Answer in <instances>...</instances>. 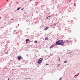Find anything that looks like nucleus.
Listing matches in <instances>:
<instances>
[{
  "label": "nucleus",
  "mask_w": 80,
  "mask_h": 80,
  "mask_svg": "<svg viewBox=\"0 0 80 80\" xmlns=\"http://www.w3.org/2000/svg\"><path fill=\"white\" fill-rule=\"evenodd\" d=\"M0 10H1V9H0Z\"/></svg>",
  "instance_id": "nucleus-29"
},
{
  "label": "nucleus",
  "mask_w": 80,
  "mask_h": 80,
  "mask_svg": "<svg viewBox=\"0 0 80 80\" xmlns=\"http://www.w3.org/2000/svg\"><path fill=\"white\" fill-rule=\"evenodd\" d=\"M34 43H37V41H34Z\"/></svg>",
  "instance_id": "nucleus-8"
},
{
  "label": "nucleus",
  "mask_w": 80,
  "mask_h": 80,
  "mask_svg": "<svg viewBox=\"0 0 80 80\" xmlns=\"http://www.w3.org/2000/svg\"><path fill=\"white\" fill-rule=\"evenodd\" d=\"M62 78H61L60 79H59V80H61V79Z\"/></svg>",
  "instance_id": "nucleus-19"
},
{
  "label": "nucleus",
  "mask_w": 80,
  "mask_h": 80,
  "mask_svg": "<svg viewBox=\"0 0 80 80\" xmlns=\"http://www.w3.org/2000/svg\"><path fill=\"white\" fill-rule=\"evenodd\" d=\"M8 80H10V78H8Z\"/></svg>",
  "instance_id": "nucleus-21"
},
{
  "label": "nucleus",
  "mask_w": 80,
  "mask_h": 80,
  "mask_svg": "<svg viewBox=\"0 0 80 80\" xmlns=\"http://www.w3.org/2000/svg\"><path fill=\"white\" fill-rule=\"evenodd\" d=\"M46 19H48V17H47L46 18Z\"/></svg>",
  "instance_id": "nucleus-15"
},
{
  "label": "nucleus",
  "mask_w": 80,
  "mask_h": 80,
  "mask_svg": "<svg viewBox=\"0 0 80 80\" xmlns=\"http://www.w3.org/2000/svg\"><path fill=\"white\" fill-rule=\"evenodd\" d=\"M49 65V64H46V65Z\"/></svg>",
  "instance_id": "nucleus-16"
},
{
  "label": "nucleus",
  "mask_w": 80,
  "mask_h": 80,
  "mask_svg": "<svg viewBox=\"0 0 80 80\" xmlns=\"http://www.w3.org/2000/svg\"><path fill=\"white\" fill-rule=\"evenodd\" d=\"M17 58L18 60H21L22 59V57L20 56H18Z\"/></svg>",
  "instance_id": "nucleus-2"
},
{
  "label": "nucleus",
  "mask_w": 80,
  "mask_h": 80,
  "mask_svg": "<svg viewBox=\"0 0 80 80\" xmlns=\"http://www.w3.org/2000/svg\"><path fill=\"white\" fill-rule=\"evenodd\" d=\"M38 63H39V64H40V63H42V61L39 59L38 61Z\"/></svg>",
  "instance_id": "nucleus-3"
},
{
  "label": "nucleus",
  "mask_w": 80,
  "mask_h": 80,
  "mask_svg": "<svg viewBox=\"0 0 80 80\" xmlns=\"http://www.w3.org/2000/svg\"><path fill=\"white\" fill-rule=\"evenodd\" d=\"M26 41H29V39H26Z\"/></svg>",
  "instance_id": "nucleus-12"
},
{
  "label": "nucleus",
  "mask_w": 80,
  "mask_h": 80,
  "mask_svg": "<svg viewBox=\"0 0 80 80\" xmlns=\"http://www.w3.org/2000/svg\"><path fill=\"white\" fill-rule=\"evenodd\" d=\"M26 43H28V42L26 41Z\"/></svg>",
  "instance_id": "nucleus-20"
},
{
  "label": "nucleus",
  "mask_w": 80,
  "mask_h": 80,
  "mask_svg": "<svg viewBox=\"0 0 80 80\" xmlns=\"http://www.w3.org/2000/svg\"><path fill=\"white\" fill-rule=\"evenodd\" d=\"M58 60H60V57L58 58Z\"/></svg>",
  "instance_id": "nucleus-13"
},
{
  "label": "nucleus",
  "mask_w": 80,
  "mask_h": 80,
  "mask_svg": "<svg viewBox=\"0 0 80 80\" xmlns=\"http://www.w3.org/2000/svg\"><path fill=\"white\" fill-rule=\"evenodd\" d=\"M45 40H48V38L47 37L45 38Z\"/></svg>",
  "instance_id": "nucleus-7"
},
{
  "label": "nucleus",
  "mask_w": 80,
  "mask_h": 80,
  "mask_svg": "<svg viewBox=\"0 0 80 80\" xmlns=\"http://www.w3.org/2000/svg\"><path fill=\"white\" fill-rule=\"evenodd\" d=\"M64 63H67V61H64Z\"/></svg>",
  "instance_id": "nucleus-17"
},
{
  "label": "nucleus",
  "mask_w": 80,
  "mask_h": 80,
  "mask_svg": "<svg viewBox=\"0 0 80 80\" xmlns=\"http://www.w3.org/2000/svg\"><path fill=\"white\" fill-rule=\"evenodd\" d=\"M20 8H18L17 9V10H20Z\"/></svg>",
  "instance_id": "nucleus-10"
},
{
  "label": "nucleus",
  "mask_w": 80,
  "mask_h": 80,
  "mask_svg": "<svg viewBox=\"0 0 80 80\" xmlns=\"http://www.w3.org/2000/svg\"><path fill=\"white\" fill-rule=\"evenodd\" d=\"M5 54H8V52H6V53H5Z\"/></svg>",
  "instance_id": "nucleus-18"
},
{
  "label": "nucleus",
  "mask_w": 80,
  "mask_h": 80,
  "mask_svg": "<svg viewBox=\"0 0 80 80\" xmlns=\"http://www.w3.org/2000/svg\"><path fill=\"white\" fill-rule=\"evenodd\" d=\"M69 53H72V52H70Z\"/></svg>",
  "instance_id": "nucleus-26"
},
{
  "label": "nucleus",
  "mask_w": 80,
  "mask_h": 80,
  "mask_svg": "<svg viewBox=\"0 0 80 80\" xmlns=\"http://www.w3.org/2000/svg\"><path fill=\"white\" fill-rule=\"evenodd\" d=\"M1 19V17H0V20Z\"/></svg>",
  "instance_id": "nucleus-24"
},
{
  "label": "nucleus",
  "mask_w": 80,
  "mask_h": 80,
  "mask_svg": "<svg viewBox=\"0 0 80 80\" xmlns=\"http://www.w3.org/2000/svg\"><path fill=\"white\" fill-rule=\"evenodd\" d=\"M65 41H63V40H61L58 41L56 42V45H64Z\"/></svg>",
  "instance_id": "nucleus-1"
},
{
  "label": "nucleus",
  "mask_w": 80,
  "mask_h": 80,
  "mask_svg": "<svg viewBox=\"0 0 80 80\" xmlns=\"http://www.w3.org/2000/svg\"><path fill=\"white\" fill-rule=\"evenodd\" d=\"M25 80H28V79H30V78H25Z\"/></svg>",
  "instance_id": "nucleus-11"
},
{
  "label": "nucleus",
  "mask_w": 80,
  "mask_h": 80,
  "mask_svg": "<svg viewBox=\"0 0 80 80\" xmlns=\"http://www.w3.org/2000/svg\"><path fill=\"white\" fill-rule=\"evenodd\" d=\"M66 42H70V41L68 40H66Z\"/></svg>",
  "instance_id": "nucleus-14"
},
{
  "label": "nucleus",
  "mask_w": 80,
  "mask_h": 80,
  "mask_svg": "<svg viewBox=\"0 0 80 80\" xmlns=\"http://www.w3.org/2000/svg\"><path fill=\"white\" fill-rule=\"evenodd\" d=\"M48 17H50V15H49Z\"/></svg>",
  "instance_id": "nucleus-27"
},
{
  "label": "nucleus",
  "mask_w": 80,
  "mask_h": 80,
  "mask_svg": "<svg viewBox=\"0 0 80 80\" xmlns=\"http://www.w3.org/2000/svg\"><path fill=\"white\" fill-rule=\"evenodd\" d=\"M13 20V19H12V20Z\"/></svg>",
  "instance_id": "nucleus-23"
},
{
  "label": "nucleus",
  "mask_w": 80,
  "mask_h": 80,
  "mask_svg": "<svg viewBox=\"0 0 80 80\" xmlns=\"http://www.w3.org/2000/svg\"><path fill=\"white\" fill-rule=\"evenodd\" d=\"M60 64H58L57 65L58 67H60Z\"/></svg>",
  "instance_id": "nucleus-9"
},
{
  "label": "nucleus",
  "mask_w": 80,
  "mask_h": 80,
  "mask_svg": "<svg viewBox=\"0 0 80 80\" xmlns=\"http://www.w3.org/2000/svg\"><path fill=\"white\" fill-rule=\"evenodd\" d=\"M39 60L42 62V61L43 60V58H41L39 59Z\"/></svg>",
  "instance_id": "nucleus-5"
},
{
  "label": "nucleus",
  "mask_w": 80,
  "mask_h": 80,
  "mask_svg": "<svg viewBox=\"0 0 80 80\" xmlns=\"http://www.w3.org/2000/svg\"><path fill=\"white\" fill-rule=\"evenodd\" d=\"M55 47V45L52 44V45H51V46H50V48H53V47Z\"/></svg>",
  "instance_id": "nucleus-4"
},
{
  "label": "nucleus",
  "mask_w": 80,
  "mask_h": 80,
  "mask_svg": "<svg viewBox=\"0 0 80 80\" xmlns=\"http://www.w3.org/2000/svg\"><path fill=\"white\" fill-rule=\"evenodd\" d=\"M76 76V75H75L74 76V77H75Z\"/></svg>",
  "instance_id": "nucleus-25"
},
{
  "label": "nucleus",
  "mask_w": 80,
  "mask_h": 80,
  "mask_svg": "<svg viewBox=\"0 0 80 80\" xmlns=\"http://www.w3.org/2000/svg\"><path fill=\"white\" fill-rule=\"evenodd\" d=\"M14 32H15V30H14Z\"/></svg>",
  "instance_id": "nucleus-28"
},
{
  "label": "nucleus",
  "mask_w": 80,
  "mask_h": 80,
  "mask_svg": "<svg viewBox=\"0 0 80 80\" xmlns=\"http://www.w3.org/2000/svg\"><path fill=\"white\" fill-rule=\"evenodd\" d=\"M23 9V8H22V9H21V10H22Z\"/></svg>",
  "instance_id": "nucleus-22"
},
{
  "label": "nucleus",
  "mask_w": 80,
  "mask_h": 80,
  "mask_svg": "<svg viewBox=\"0 0 80 80\" xmlns=\"http://www.w3.org/2000/svg\"><path fill=\"white\" fill-rule=\"evenodd\" d=\"M49 28V27H46L45 28V29L46 30H47V29H48V28Z\"/></svg>",
  "instance_id": "nucleus-6"
}]
</instances>
